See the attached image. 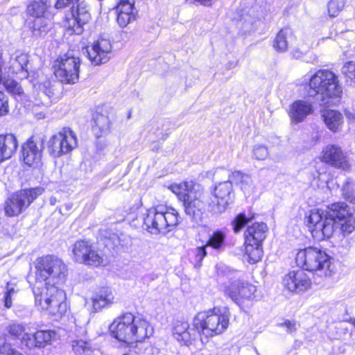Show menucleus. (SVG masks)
<instances>
[{
	"label": "nucleus",
	"mask_w": 355,
	"mask_h": 355,
	"mask_svg": "<svg viewBox=\"0 0 355 355\" xmlns=\"http://www.w3.org/2000/svg\"><path fill=\"white\" fill-rule=\"evenodd\" d=\"M34 280L29 277L35 305L50 315L61 318L67 312L65 293L59 288L66 280L67 265L55 255L39 257L35 262Z\"/></svg>",
	"instance_id": "f257e3e1"
},
{
	"label": "nucleus",
	"mask_w": 355,
	"mask_h": 355,
	"mask_svg": "<svg viewBox=\"0 0 355 355\" xmlns=\"http://www.w3.org/2000/svg\"><path fill=\"white\" fill-rule=\"evenodd\" d=\"M326 214L313 209L306 219L307 226L313 237L320 241L334 235L343 236L355 229V219L344 202H338L328 207Z\"/></svg>",
	"instance_id": "f03ea898"
},
{
	"label": "nucleus",
	"mask_w": 355,
	"mask_h": 355,
	"mask_svg": "<svg viewBox=\"0 0 355 355\" xmlns=\"http://www.w3.org/2000/svg\"><path fill=\"white\" fill-rule=\"evenodd\" d=\"M111 335L120 342L138 349L136 352L143 354L146 349L142 342L153 334V329L147 320L126 313L116 318L110 326Z\"/></svg>",
	"instance_id": "7ed1b4c3"
},
{
	"label": "nucleus",
	"mask_w": 355,
	"mask_h": 355,
	"mask_svg": "<svg viewBox=\"0 0 355 355\" xmlns=\"http://www.w3.org/2000/svg\"><path fill=\"white\" fill-rule=\"evenodd\" d=\"M229 318L220 310L214 308L207 312L199 313L193 320V325L200 336H204L205 342L210 337L222 334L228 327Z\"/></svg>",
	"instance_id": "20e7f679"
},
{
	"label": "nucleus",
	"mask_w": 355,
	"mask_h": 355,
	"mask_svg": "<svg viewBox=\"0 0 355 355\" xmlns=\"http://www.w3.org/2000/svg\"><path fill=\"white\" fill-rule=\"evenodd\" d=\"M6 331L13 339L20 340L21 345L29 349L44 348L50 344L56 336L54 331L50 330H39L35 334H29L26 324L17 322L8 324Z\"/></svg>",
	"instance_id": "39448f33"
},
{
	"label": "nucleus",
	"mask_w": 355,
	"mask_h": 355,
	"mask_svg": "<svg viewBox=\"0 0 355 355\" xmlns=\"http://www.w3.org/2000/svg\"><path fill=\"white\" fill-rule=\"evenodd\" d=\"M309 87L316 94L321 96L324 103H328L329 98L340 97L343 92L336 75L327 69L315 72L310 79Z\"/></svg>",
	"instance_id": "423d86ee"
},
{
	"label": "nucleus",
	"mask_w": 355,
	"mask_h": 355,
	"mask_svg": "<svg viewBox=\"0 0 355 355\" xmlns=\"http://www.w3.org/2000/svg\"><path fill=\"white\" fill-rule=\"evenodd\" d=\"M144 225L151 234H166L178 223V213L173 209L166 211L150 209L143 217Z\"/></svg>",
	"instance_id": "0eeeda50"
},
{
	"label": "nucleus",
	"mask_w": 355,
	"mask_h": 355,
	"mask_svg": "<svg viewBox=\"0 0 355 355\" xmlns=\"http://www.w3.org/2000/svg\"><path fill=\"white\" fill-rule=\"evenodd\" d=\"M298 266L309 271H323L325 276L330 275V259L327 254L316 248H307L300 250L295 257Z\"/></svg>",
	"instance_id": "6e6552de"
},
{
	"label": "nucleus",
	"mask_w": 355,
	"mask_h": 355,
	"mask_svg": "<svg viewBox=\"0 0 355 355\" xmlns=\"http://www.w3.org/2000/svg\"><path fill=\"white\" fill-rule=\"evenodd\" d=\"M80 59L73 51L60 55L54 62V74L63 84H75L79 80Z\"/></svg>",
	"instance_id": "1a4fd4ad"
},
{
	"label": "nucleus",
	"mask_w": 355,
	"mask_h": 355,
	"mask_svg": "<svg viewBox=\"0 0 355 355\" xmlns=\"http://www.w3.org/2000/svg\"><path fill=\"white\" fill-rule=\"evenodd\" d=\"M44 191V188L37 187L21 189L11 194L4 203L6 215L10 217L19 215L42 195Z\"/></svg>",
	"instance_id": "9d476101"
},
{
	"label": "nucleus",
	"mask_w": 355,
	"mask_h": 355,
	"mask_svg": "<svg viewBox=\"0 0 355 355\" xmlns=\"http://www.w3.org/2000/svg\"><path fill=\"white\" fill-rule=\"evenodd\" d=\"M77 146L76 135L69 128H64L60 132L53 135L46 143L47 151L53 157H59L67 154Z\"/></svg>",
	"instance_id": "9b49d317"
},
{
	"label": "nucleus",
	"mask_w": 355,
	"mask_h": 355,
	"mask_svg": "<svg viewBox=\"0 0 355 355\" xmlns=\"http://www.w3.org/2000/svg\"><path fill=\"white\" fill-rule=\"evenodd\" d=\"M71 17H67L64 26L69 35H80L83 32V26L92 18L89 6L85 2H78L71 8Z\"/></svg>",
	"instance_id": "f8f14e48"
},
{
	"label": "nucleus",
	"mask_w": 355,
	"mask_h": 355,
	"mask_svg": "<svg viewBox=\"0 0 355 355\" xmlns=\"http://www.w3.org/2000/svg\"><path fill=\"white\" fill-rule=\"evenodd\" d=\"M73 256L75 261L88 266H98L103 263V259L92 250L88 241H77L73 245Z\"/></svg>",
	"instance_id": "ddd939ff"
},
{
	"label": "nucleus",
	"mask_w": 355,
	"mask_h": 355,
	"mask_svg": "<svg viewBox=\"0 0 355 355\" xmlns=\"http://www.w3.org/2000/svg\"><path fill=\"white\" fill-rule=\"evenodd\" d=\"M256 291L255 286L245 282H230L223 286L225 295L239 306H241L243 300H252Z\"/></svg>",
	"instance_id": "4468645a"
},
{
	"label": "nucleus",
	"mask_w": 355,
	"mask_h": 355,
	"mask_svg": "<svg viewBox=\"0 0 355 355\" xmlns=\"http://www.w3.org/2000/svg\"><path fill=\"white\" fill-rule=\"evenodd\" d=\"M112 45L107 38L100 37L92 46L88 47L89 59L94 65L107 62L111 58Z\"/></svg>",
	"instance_id": "2eb2a0df"
},
{
	"label": "nucleus",
	"mask_w": 355,
	"mask_h": 355,
	"mask_svg": "<svg viewBox=\"0 0 355 355\" xmlns=\"http://www.w3.org/2000/svg\"><path fill=\"white\" fill-rule=\"evenodd\" d=\"M283 284L289 291L300 293L311 288V281L304 270H297L285 275Z\"/></svg>",
	"instance_id": "dca6fc26"
},
{
	"label": "nucleus",
	"mask_w": 355,
	"mask_h": 355,
	"mask_svg": "<svg viewBox=\"0 0 355 355\" xmlns=\"http://www.w3.org/2000/svg\"><path fill=\"white\" fill-rule=\"evenodd\" d=\"M321 159L323 162L343 171H348L351 166L348 158L344 155L342 149L335 145L325 147Z\"/></svg>",
	"instance_id": "f3484780"
},
{
	"label": "nucleus",
	"mask_w": 355,
	"mask_h": 355,
	"mask_svg": "<svg viewBox=\"0 0 355 355\" xmlns=\"http://www.w3.org/2000/svg\"><path fill=\"white\" fill-rule=\"evenodd\" d=\"M43 144L30 138L22 146V156L26 164L34 168L41 165Z\"/></svg>",
	"instance_id": "a211bd4d"
},
{
	"label": "nucleus",
	"mask_w": 355,
	"mask_h": 355,
	"mask_svg": "<svg viewBox=\"0 0 355 355\" xmlns=\"http://www.w3.org/2000/svg\"><path fill=\"white\" fill-rule=\"evenodd\" d=\"M314 111L311 103L304 100L295 101L289 107L288 116L291 123L303 122Z\"/></svg>",
	"instance_id": "6ab92c4d"
},
{
	"label": "nucleus",
	"mask_w": 355,
	"mask_h": 355,
	"mask_svg": "<svg viewBox=\"0 0 355 355\" xmlns=\"http://www.w3.org/2000/svg\"><path fill=\"white\" fill-rule=\"evenodd\" d=\"M198 335L195 327L193 326V328H190L187 322L177 321L173 327L175 338L179 343L185 345L192 344Z\"/></svg>",
	"instance_id": "aec40b11"
},
{
	"label": "nucleus",
	"mask_w": 355,
	"mask_h": 355,
	"mask_svg": "<svg viewBox=\"0 0 355 355\" xmlns=\"http://www.w3.org/2000/svg\"><path fill=\"white\" fill-rule=\"evenodd\" d=\"M322 119L327 128L333 132L341 130L343 124V114L334 110H324L321 113Z\"/></svg>",
	"instance_id": "412c9836"
},
{
	"label": "nucleus",
	"mask_w": 355,
	"mask_h": 355,
	"mask_svg": "<svg viewBox=\"0 0 355 355\" xmlns=\"http://www.w3.org/2000/svg\"><path fill=\"white\" fill-rule=\"evenodd\" d=\"M17 146V140L14 135H0V162L10 158Z\"/></svg>",
	"instance_id": "4be33fe9"
},
{
	"label": "nucleus",
	"mask_w": 355,
	"mask_h": 355,
	"mask_svg": "<svg viewBox=\"0 0 355 355\" xmlns=\"http://www.w3.org/2000/svg\"><path fill=\"white\" fill-rule=\"evenodd\" d=\"M168 189L176 194L182 201L196 198L194 195L195 185L191 180L173 184L168 187Z\"/></svg>",
	"instance_id": "5701e85b"
},
{
	"label": "nucleus",
	"mask_w": 355,
	"mask_h": 355,
	"mask_svg": "<svg viewBox=\"0 0 355 355\" xmlns=\"http://www.w3.org/2000/svg\"><path fill=\"white\" fill-rule=\"evenodd\" d=\"M267 226L263 223H256L249 226L245 232L246 242L262 243L266 239Z\"/></svg>",
	"instance_id": "b1692460"
},
{
	"label": "nucleus",
	"mask_w": 355,
	"mask_h": 355,
	"mask_svg": "<svg viewBox=\"0 0 355 355\" xmlns=\"http://www.w3.org/2000/svg\"><path fill=\"white\" fill-rule=\"evenodd\" d=\"M114 295L109 288H102L92 297L94 309L97 311L113 303Z\"/></svg>",
	"instance_id": "393cba45"
},
{
	"label": "nucleus",
	"mask_w": 355,
	"mask_h": 355,
	"mask_svg": "<svg viewBox=\"0 0 355 355\" xmlns=\"http://www.w3.org/2000/svg\"><path fill=\"white\" fill-rule=\"evenodd\" d=\"M94 121L92 131L96 137H101L110 132L111 123L107 115L97 113L94 116Z\"/></svg>",
	"instance_id": "a878e982"
},
{
	"label": "nucleus",
	"mask_w": 355,
	"mask_h": 355,
	"mask_svg": "<svg viewBox=\"0 0 355 355\" xmlns=\"http://www.w3.org/2000/svg\"><path fill=\"white\" fill-rule=\"evenodd\" d=\"M33 35L39 37L46 35L51 28V21L45 17H35L29 23Z\"/></svg>",
	"instance_id": "bb28decb"
},
{
	"label": "nucleus",
	"mask_w": 355,
	"mask_h": 355,
	"mask_svg": "<svg viewBox=\"0 0 355 355\" xmlns=\"http://www.w3.org/2000/svg\"><path fill=\"white\" fill-rule=\"evenodd\" d=\"M230 203L211 194L206 205L209 212L212 214H220L226 211Z\"/></svg>",
	"instance_id": "cd10ccee"
},
{
	"label": "nucleus",
	"mask_w": 355,
	"mask_h": 355,
	"mask_svg": "<svg viewBox=\"0 0 355 355\" xmlns=\"http://www.w3.org/2000/svg\"><path fill=\"white\" fill-rule=\"evenodd\" d=\"M232 184L230 180L218 183L214 188L211 194L229 202H232Z\"/></svg>",
	"instance_id": "c85d7f7f"
},
{
	"label": "nucleus",
	"mask_w": 355,
	"mask_h": 355,
	"mask_svg": "<svg viewBox=\"0 0 355 355\" xmlns=\"http://www.w3.org/2000/svg\"><path fill=\"white\" fill-rule=\"evenodd\" d=\"M28 56L26 53H19L11 60V68L15 73H22L24 77L28 76Z\"/></svg>",
	"instance_id": "c756f323"
},
{
	"label": "nucleus",
	"mask_w": 355,
	"mask_h": 355,
	"mask_svg": "<svg viewBox=\"0 0 355 355\" xmlns=\"http://www.w3.org/2000/svg\"><path fill=\"white\" fill-rule=\"evenodd\" d=\"M292 35V31L288 28L281 29L276 35L273 42V47L279 52L286 51L288 49V38Z\"/></svg>",
	"instance_id": "7c9ffc66"
},
{
	"label": "nucleus",
	"mask_w": 355,
	"mask_h": 355,
	"mask_svg": "<svg viewBox=\"0 0 355 355\" xmlns=\"http://www.w3.org/2000/svg\"><path fill=\"white\" fill-rule=\"evenodd\" d=\"M245 254L248 257V262L254 263L261 260L263 255L261 243L253 244L245 241Z\"/></svg>",
	"instance_id": "2f4dec72"
},
{
	"label": "nucleus",
	"mask_w": 355,
	"mask_h": 355,
	"mask_svg": "<svg viewBox=\"0 0 355 355\" xmlns=\"http://www.w3.org/2000/svg\"><path fill=\"white\" fill-rule=\"evenodd\" d=\"M17 291L18 288L15 284L7 283L3 293L0 295V300L3 303L5 308L10 309L12 306V300Z\"/></svg>",
	"instance_id": "473e14b6"
},
{
	"label": "nucleus",
	"mask_w": 355,
	"mask_h": 355,
	"mask_svg": "<svg viewBox=\"0 0 355 355\" xmlns=\"http://www.w3.org/2000/svg\"><path fill=\"white\" fill-rule=\"evenodd\" d=\"M50 6L46 0L34 1L27 7V12L35 17H43V15Z\"/></svg>",
	"instance_id": "72a5a7b5"
},
{
	"label": "nucleus",
	"mask_w": 355,
	"mask_h": 355,
	"mask_svg": "<svg viewBox=\"0 0 355 355\" xmlns=\"http://www.w3.org/2000/svg\"><path fill=\"white\" fill-rule=\"evenodd\" d=\"M226 235L221 231L213 232L209 237L206 246L211 247L214 250H223L225 248Z\"/></svg>",
	"instance_id": "f704fd0d"
},
{
	"label": "nucleus",
	"mask_w": 355,
	"mask_h": 355,
	"mask_svg": "<svg viewBox=\"0 0 355 355\" xmlns=\"http://www.w3.org/2000/svg\"><path fill=\"white\" fill-rule=\"evenodd\" d=\"M206 175L207 177L211 176H224L227 178H239L243 177V174L239 171H235L234 172H231L230 171L223 168H216L213 170L209 171L207 172Z\"/></svg>",
	"instance_id": "c9c22d12"
},
{
	"label": "nucleus",
	"mask_w": 355,
	"mask_h": 355,
	"mask_svg": "<svg viewBox=\"0 0 355 355\" xmlns=\"http://www.w3.org/2000/svg\"><path fill=\"white\" fill-rule=\"evenodd\" d=\"M252 11L243 12L241 15L240 21L246 31H252L256 28V19L252 17Z\"/></svg>",
	"instance_id": "e433bc0d"
},
{
	"label": "nucleus",
	"mask_w": 355,
	"mask_h": 355,
	"mask_svg": "<svg viewBox=\"0 0 355 355\" xmlns=\"http://www.w3.org/2000/svg\"><path fill=\"white\" fill-rule=\"evenodd\" d=\"M135 0H119L115 8L116 12L134 13L137 15V10L135 7Z\"/></svg>",
	"instance_id": "4c0bfd02"
},
{
	"label": "nucleus",
	"mask_w": 355,
	"mask_h": 355,
	"mask_svg": "<svg viewBox=\"0 0 355 355\" xmlns=\"http://www.w3.org/2000/svg\"><path fill=\"white\" fill-rule=\"evenodd\" d=\"M72 349L76 354L83 355L91 352V344L83 340H77L72 341Z\"/></svg>",
	"instance_id": "58836bf2"
},
{
	"label": "nucleus",
	"mask_w": 355,
	"mask_h": 355,
	"mask_svg": "<svg viewBox=\"0 0 355 355\" xmlns=\"http://www.w3.org/2000/svg\"><path fill=\"white\" fill-rule=\"evenodd\" d=\"M116 22L121 28H125L128 24L135 21L137 19L136 15L134 13L116 12Z\"/></svg>",
	"instance_id": "ea45409f"
},
{
	"label": "nucleus",
	"mask_w": 355,
	"mask_h": 355,
	"mask_svg": "<svg viewBox=\"0 0 355 355\" xmlns=\"http://www.w3.org/2000/svg\"><path fill=\"white\" fill-rule=\"evenodd\" d=\"M252 155L258 160H265L269 155L268 149L263 144H255L252 148Z\"/></svg>",
	"instance_id": "a19ab883"
},
{
	"label": "nucleus",
	"mask_w": 355,
	"mask_h": 355,
	"mask_svg": "<svg viewBox=\"0 0 355 355\" xmlns=\"http://www.w3.org/2000/svg\"><path fill=\"white\" fill-rule=\"evenodd\" d=\"M345 0H330L328 3V11L331 17L336 16L344 8Z\"/></svg>",
	"instance_id": "79ce46f5"
},
{
	"label": "nucleus",
	"mask_w": 355,
	"mask_h": 355,
	"mask_svg": "<svg viewBox=\"0 0 355 355\" xmlns=\"http://www.w3.org/2000/svg\"><path fill=\"white\" fill-rule=\"evenodd\" d=\"M252 218L253 216L247 218L244 214H239L232 222L234 232L238 233Z\"/></svg>",
	"instance_id": "37998d69"
},
{
	"label": "nucleus",
	"mask_w": 355,
	"mask_h": 355,
	"mask_svg": "<svg viewBox=\"0 0 355 355\" xmlns=\"http://www.w3.org/2000/svg\"><path fill=\"white\" fill-rule=\"evenodd\" d=\"M343 196L351 203L355 204V195L353 186L347 182L343 187Z\"/></svg>",
	"instance_id": "c03bdc74"
},
{
	"label": "nucleus",
	"mask_w": 355,
	"mask_h": 355,
	"mask_svg": "<svg viewBox=\"0 0 355 355\" xmlns=\"http://www.w3.org/2000/svg\"><path fill=\"white\" fill-rule=\"evenodd\" d=\"M6 88V89L13 94L20 95L23 93L22 88L18 85V83L13 80H8L6 82H2Z\"/></svg>",
	"instance_id": "a18cd8bd"
},
{
	"label": "nucleus",
	"mask_w": 355,
	"mask_h": 355,
	"mask_svg": "<svg viewBox=\"0 0 355 355\" xmlns=\"http://www.w3.org/2000/svg\"><path fill=\"white\" fill-rule=\"evenodd\" d=\"M342 73L351 80L355 81V62H348L342 68Z\"/></svg>",
	"instance_id": "49530a36"
},
{
	"label": "nucleus",
	"mask_w": 355,
	"mask_h": 355,
	"mask_svg": "<svg viewBox=\"0 0 355 355\" xmlns=\"http://www.w3.org/2000/svg\"><path fill=\"white\" fill-rule=\"evenodd\" d=\"M9 112V104L8 96L0 91V116H3Z\"/></svg>",
	"instance_id": "de8ad7c7"
},
{
	"label": "nucleus",
	"mask_w": 355,
	"mask_h": 355,
	"mask_svg": "<svg viewBox=\"0 0 355 355\" xmlns=\"http://www.w3.org/2000/svg\"><path fill=\"white\" fill-rule=\"evenodd\" d=\"M182 202L186 214L189 216H193L195 214L194 207L196 206L195 198H190L189 200H184Z\"/></svg>",
	"instance_id": "09e8293b"
},
{
	"label": "nucleus",
	"mask_w": 355,
	"mask_h": 355,
	"mask_svg": "<svg viewBox=\"0 0 355 355\" xmlns=\"http://www.w3.org/2000/svg\"><path fill=\"white\" fill-rule=\"evenodd\" d=\"M6 327H6L5 331L0 327V349L3 347H5V345L11 346L10 343L8 342L9 338L14 340L6 331Z\"/></svg>",
	"instance_id": "8fccbe9b"
},
{
	"label": "nucleus",
	"mask_w": 355,
	"mask_h": 355,
	"mask_svg": "<svg viewBox=\"0 0 355 355\" xmlns=\"http://www.w3.org/2000/svg\"><path fill=\"white\" fill-rule=\"evenodd\" d=\"M207 248V246H206V245H205L201 247H198L194 250V254H195L197 262L200 263L202 261V259L205 257V256L207 255V251H206Z\"/></svg>",
	"instance_id": "3c124183"
},
{
	"label": "nucleus",
	"mask_w": 355,
	"mask_h": 355,
	"mask_svg": "<svg viewBox=\"0 0 355 355\" xmlns=\"http://www.w3.org/2000/svg\"><path fill=\"white\" fill-rule=\"evenodd\" d=\"M0 355H23L20 352L12 347L5 345L0 349Z\"/></svg>",
	"instance_id": "603ef678"
},
{
	"label": "nucleus",
	"mask_w": 355,
	"mask_h": 355,
	"mask_svg": "<svg viewBox=\"0 0 355 355\" xmlns=\"http://www.w3.org/2000/svg\"><path fill=\"white\" fill-rule=\"evenodd\" d=\"M278 326L286 327V331L290 334L297 330V323L295 321L287 320L284 322L279 323Z\"/></svg>",
	"instance_id": "864d4df0"
},
{
	"label": "nucleus",
	"mask_w": 355,
	"mask_h": 355,
	"mask_svg": "<svg viewBox=\"0 0 355 355\" xmlns=\"http://www.w3.org/2000/svg\"><path fill=\"white\" fill-rule=\"evenodd\" d=\"M71 3H72L71 0H57L55 4V7L57 9L63 8L67 6Z\"/></svg>",
	"instance_id": "5fc2aeb1"
},
{
	"label": "nucleus",
	"mask_w": 355,
	"mask_h": 355,
	"mask_svg": "<svg viewBox=\"0 0 355 355\" xmlns=\"http://www.w3.org/2000/svg\"><path fill=\"white\" fill-rule=\"evenodd\" d=\"M345 116L350 122L355 123V113L347 110L345 112Z\"/></svg>",
	"instance_id": "6e6d98bb"
},
{
	"label": "nucleus",
	"mask_w": 355,
	"mask_h": 355,
	"mask_svg": "<svg viewBox=\"0 0 355 355\" xmlns=\"http://www.w3.org/2000/svg\"><path fill=\"white\" fill-rule=\"evenodd\" d=\"M196 1H198L202 5L209 6L213 4V3L215 1V0H195Z\"/></svg>",
	"instance_id": "4d7b16f0"
},
{
	"label": "nucleus",
	"mask_w": 355,
	"mask_h": 355,
	"mask_svg": "<svg viewBox=\"0 0 355 355\" xmlns=\"http://www.w3.org/2000/svg\"><path fill=\"white\" fill-rule=\"evenodd\" d=\"M44 93L49 97L51 98L55 95L54 89L51 88L46 89Z\"/></svg>",
	"instance_id": "13d9d810"
},
{
	"label": "nucleus",
	"mask_w": 355,
	"mask_h": 355,
	"mask_svg": "<svg viewBox=\"0 0 355 355\" xmlns=\"http://www.w3.org/2000/svg\"><path fill=\"white\" fill-rule=\"evenodd\" d=\"M4 64V61L2 57V54L0 53V67H3Z\"/></svg>",
	"instance_id": "bf43d9fd"
},
{
	"label": "nucleus",
	"mask_w": 355,
	"mask_h": 355,
	"mask_svg": "<svg viewBox=\"0 0 355 355\" xmlns=\"http://www.w3.org/2000/svg\"><path fill=\"white\" fill-rule=\"evenodd\" d=\"M159 148H160V146L157 144V145H155V146L153 148L152 150H153V151H155V152H157V151H158V150H159Z\"/></svg>",
	"instance_id": "052dcab7"
},
{
	"label": "nucleus",
	"mask_w": 355,
	"mask_h": 355,
	"mask_svg": "<svg viewBox=\"0 0 355 355\" xmlns=\"http://www.w3.org/2000/svg\"><path fill=\"white\" fill-rule=\"evenodd\" d=\"M2 68L3 67H0V83H1L3 82V73H2Z\"/></svg>",
	"instance_id": "680f3d73"
},
{
	"label": "nucleus",
	"mask_w": 355,
	"mask_h": 355,
	"mask_svg": "<svg viewBox=\"0 0 355 355\" xmlns=\"http://www.w3.org/2000/svg\"><path fill=\"white\" fill-rule=\"evenodd\" d=\"M300 54L301 53H298V52H295L294 53V56L296 57V58H300Z\"/></svg>",
	"instance_id": "e2e57ef3"
},
{
	"label": "nucleus",
	"mask_w": 355,
	"mask_h": 355,
	"mask_svg": "<svg viewBox=\"0 0 355 355\" xmlns=\"http://www.w3.org/2000/svg\"><path fill=\"white\" fill-rule=\"evenodd\" d=\"M200 339H201V341H202V343H204V342H205V341H204V340H203V338H202V337H201V338H200Z\"/></svg>",
	"instance_id": "0e129e2a"
},
{
	"label": "nucleus",
	"mask_w": 355,
	"mask_h": 355,
	"mask_svg": "<svg viewBox=\"0 0 355 355\" xmlns=\"http://www.w3.org/2000/svg\"><path fill=\"white\" fill-rule=\"evenodd\" d=\"M46 84L49 86L51 85L50 83H46Z\"/></svg>",
	"instance_id": "69168bd1"
}]
</instances>
